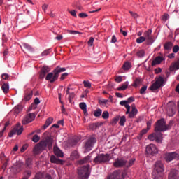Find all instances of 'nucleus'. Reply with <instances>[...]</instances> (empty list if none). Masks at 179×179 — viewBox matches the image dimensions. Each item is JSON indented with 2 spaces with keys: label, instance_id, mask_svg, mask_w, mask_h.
I'll return each instance as SVG.
<instances>
[{
  "label": "nucleus",
  "instance_id": "1",
  "mask_svg": "<svg viewBox=\"0 0 179 179\" xmlns=\"http://www.w3.org/2000/svg\"><path fill=\"white\" fill-rule=\"evenodd\" d=\"M54 143V138L51 136H48L44 140L41 141L36 144L34 148L35 153H41L43 150H45L48 148L49 150L52 149V144Z\"/></svg>",
  "mask_w": 179,
  "mask_h": 179
},
{
  "label": "nucleus",
  "instance_id": "2",
  "mask_svg": "<svg viewBox=\"0 0 179 179\" xmlns=\"http://www.w3.org/2000/svg\"><path fill=\"white\" fill-rule=\"evenodd\" d=\"M66 69L65 67L61 68L59 66H57L52 72H50L46 75L45 80H49L50 83H54V82L58 80L59 73L62 72H65Z\"/></svg>",
  "mask_w": 179,
  "mask_h": 179
},
{
  "label": "nucleus",
  "instance_id": "3",
  "mask_svg": "<svg viewBox=\"0 0 179 179\" xmlns=\"http://www.w3.org/2000/svg\"><path fill=\"white\" fill-rule=\"evenodd\" d=\"M172 122H170L169 124H166V120L164 118L159 119L157 120L155 125V132H165L169 131L171 128Z\"/></svg>",
  "mask_w": 179,
  "mask_h": 179
},
{
  "label": "nucleus",
  "instance_id": "4",
  "mask_svg": "<svg viewBox=\"0 0 179 179\" xmlns=\"http://www.w3.org/2000/svg\"><path fill=\"white\" fill-rule=\"evenodd\" d=\"M134 162L135 159H130L129 162H128L122 158H117L113 162V166L117 169H120L121 167H131V166L134 164Z\"/></svg>",
  "mask_w": 179,
  "mask_h": 179
},
{
  "label": "nucleus",
  "instance_id": "5",
  "mask_svg": "<svg viewBox=\"0 0 179 179\" xmlns=\"http://www.w3.org/2000/svg\"><path fill=\"white\" fill-rule=\"evenodd\" d=\"M95 164H101L110 162V154H99L93 160Z\"/></svg>",
  "mask_w": 179,
  "mask_h": 179
},
{
  "label": "nucleus",
  "instance_id": "6",
  "mask_svg": "<svg viewBox=\"0 0 179 179\" xmlns=\"http://www.w3.org/2000/svg\"><path fill=\"white\" fill-rule=\"evenodd\" d=\"M89 169H90V165L83 166L78 169V174L81 179H87L89 178Z\"/></svg>",
  "mask_w": 179,
  "mask_h": 179
},
{
  "label": "nucleus",
  "instance_id": "7",
  "mask_svg": "<svg viewBox=\"0 0 179 179\" xmlns=\"http://www.w3.org/2000/svg\"><path fill=\"white\" fill-rule=\"evenodd\" d=\"M96 142H97V138H96V137L93 136L89 137V138L84 143L85 152H90L92 148L94 146Z\"/></svg>",
  "mask_w": 179,
  "mask_h": 179
},
{
  "label": "nucleus",
  "instance_id": "8",
  "mask_svg": "<svg viewBox=\"0 0 179 179\" xmlns=\"http://www.w3.org/2000/svg\"><path fill=\"white\" fill-rule=\"evenodd\" d=\"M162 86H164V78L162 76H159L156 78V81L155 82V83H153L150 87V90H152V92H154V90H157V89H160Z\"/></svg>",
  "mask_w": 179,
  "mask_h": 179
},
{
  "label": "nucleus",
  "instance_id": "9",
  "mask_svg": "<svg viewBox=\"0 0 179 179\" xmlns=\"http://www.w3.org/2000/svg\"><path fill=\"white\" fill-rule=\"evenodd\" d=\"M125 178L124 173H121L120 170H116L107 177V179H124Z\"/></svg>",
  "mask_w": 179,
  "mask_h": 179
},
{
  "label": "nucleus",
  "instance_id": "10",
  "mask_svg": "<svg viewBox=\"0 0 179 179\" xmlns=\"http://www.w3.org/2000/svg\"><path fill=\"white\" fill-rule=\"evenodd\" d=\"M144 38H145L147 44H153L155 43V38L152 35V29H148L144 32Z\"/></svg>",
  "mask_w": 179,
  "mask_h": 179
},
{
  "label": "nucleus",
  "instance_id": "11",
  "mask_svg": "<svg viewBox=\"0 0 179 179\" xmlns=\"http://www.w3.org/2000/svg\"><path fill=\"white\" fill-rule=\"evenodd\" d=\"M23 132V126H20V124H17V126L10 132L8 134V136L10 138H12L13 135L17 134V135H22V133Z\"/></svg>",
  "mask_w": 179,
  "mask_h": 179
},
{
  "label": "nucleus",
  "instance_id": "12",
  "mask_svg": "<svg viewBox=\"0 0 179 179\" xmlns=\"http://www.w3.org/2000/svg\"><path fill=\"white\" fill-rule=\"evenodd\" d=\"M35 118H36V114L29 113V114L27 115L22 120V124L27 125V124H30V122L34 121Z\"/></svg>",
  "mask_w": 179,
  "mask_h": 179
},
{
  "label": "nucleus",
  "instance_id": "13",
  "mask_svg": "<svg viewBox=\"0 0 179 179\" xmlns=\"http://www.w3.org/2000/svg\"><path fill=\"white\" fill-rule=\"evenodd\" d=\"M145 152L147 155H151L152 156H153L156 155V153H157V148L154 144H150L147 145Z\"/></svg>",
  "mask_w": 179,
  "mask_h": 179
},
{
  "label": "nucleus",
  "instance_id": "14",
  "mask_svg": "<svg viewBox=\"0 0 179 179\" xmlns=\"http://www.w3.org/2000/svg\"><path fill=\"white\" fill-rule=\"evenodd\" d=\"M154 170L157 171L158 174L164 171V165L162 161H157L155 164Z\"/></svg>",
  "mask_w": 179,
  "mask_h": 179
},
{
  "label": "nucleus",
  "instance_id": "15",
  "mask_svg": "<svg viewBox=\"0 0 179 179\" xmlns=\"http://www.w3.org/2000/svg\"><path fill=\"white\" fill-rule=\"evenodd\" d=\"M165 159L167 162H172V160H178L179 155L177 152H169L166 155Z\"/></svg>",
  "mask_w": 179,
  "mask_h": 179
},
{
  "label": "nucleus",
  "instance_id": "16",
  "mask_svg": "<svg viewBox=\"0 0 179 179\" xmlns=\"http://www.w3.org/2000/svg\"><path fill=\"white\" fill-rule=\"evenodd\" d=\"M50 71V67L47 66H43L39 74L40 79H44V78H45V75H47Z\"/></svg>",
  "mask_w": 179,
  "mask_h": 179
},
{
  "label": "nucleus",
  "instance_id": "17",
  "mask_svg": "<svg viewBox=\"0 0 179 179\" xmlns=\"http://www.w3.org/2000/svg\"><path fill=\"white\" fill-rule=\"evenodd\" d=\"M168 179H179L178 170L171 169L168 176Z\"/></svg>",
  "mask_w": 179,
  "mask_h": 179
},
{
  "label": "nucleus",
  "instance_id": "18",
  "mask_svg": "<svg viewBox=\"0 0 179 179\" xmlns=\"http://www.w3.org/2000/svg\"><path fill=\"white\" fill-rule=\"evenodd\" d=\"M138 114V109H136V107H135V105L131 106V110H129L128 115H129V118H134L135 115Z\"/></svg>",
  "mask_w": 179,
  "mask_h": 179
},
{
  "label": "nucleus",
  "instance_id": "19",
  "mask_svg": "<svg viewBox=\"0 0 179 179\" xmlns=\"http://www.w3.org/2000/svg\"><path fill=\"white\" fill-rule=\"evenodd\" d=\"M54 153L57 157H64V152L57 146H54Z\"/></svg>",
  "mask_w": 179,
  "mask_h": 179
},
{
  "label": "nucleus",
  "instance_id": "20",
  "mask_svg": "<svg viewBox=\"0 0 179 179\" xmlns=\"http://www.w3.org/2000/svg\"><path fill=\"white\" fill-rule=\"evenodd\" d=\"M51 163H55L56 164H63L64 162L59 159H58L55 155H52L50 157Z\"/></svg>",
  "mask_w": 179,
  "mask_h": 179
},
{
  "label": "nucleus",
  "instance_id": "21",
  "mask_svg": "<svg viewBox=\"0 0 179 179\" xmlns=\"http://www.w3.org/2000/svg\"><path fill=\"white\" fill-rule=\"evenodd\" d=\"M164 59L162 56L157 57L152 62V66H155V65H157L162 62Z\"/></svg>",
  "mask_w": 179,
  "mask_h": 179
},
{
  "label": "nucleus",
  "instance_id": "22",
  "mask_svg": "<svg viewBox=\"0 0 179 179\" xmlns=\"http://www.w3.org/2000/svg\"><path fill=\"white\" fill-rule=\"evenodd\" d=\"M120 106H125V108L127 109L126 114H129L131 106L129 105H128V101H122L120 102Z\"/></svg>",
  "mask_w": 179,
  "mask_h": 179
},
{
  "label": "nucleus",
  "instance_id": "23",
  "mask_svg": "<svg viewBox=\"0 0 179 179\" xmlns=\"http://www.w3.org/2000/svg\"><path fill=\"white\" fill-rule=\"evenodd\" d=\"M155 135V141L157 143H162V141L163 140V134L157 131Z\"/></svg>",
  "mask_w": 179,
  "mask_h": 179
},
{
  "label": "nucleus",
  "instance_id": "24",
  "mask_svg": "<svg viewBox=\"0 0 179 179\" xmlns=\"http://www.w3.org/2000/svg\"><path fill=\"white\" fill-rule=\"evenodd\" d=\"M176 69H179V59L175 63H172L170 66V71L173 72V71H176Z\"/></svg>",
  "mask_w": 179,
  "mask_h": 179
},
{
  "label": "nucleus",
  "instance_id": "25",
  "mask_svg": "<svg viewBox=\"0 0 179 179\" xmlns=\"http://www.w3.org/2000/svg\"><path fill=\"white\" fill-rule=\"evenodd\" d=\"M90 159H92V156L87 155L83 159L78 161L79 164H85V163H89L90 162Z\"/></svg>",
  "mask_w": 179,
  "mask_h": 179
},
{
  "label": "nucleus",
  "instance_id": "26",
  "mask_svg": "<svg viewBox=\"0 0 179 179\" xmlns=\"http://www.w3.org/2000/svg\"><path fill=\"white\" fill-rule=\"evenodd\" d=\"M52 121H54V119L52 117L48 118L45 124L43 126V129H46V128H48V127H50V125L52 124Z\"/></svg>",
  "mask_w": 179,
  "mask_h": 179
},
{
  "label": "nucleus",
  "instance_id": "27",
  "mask_svg": "<svg viewBox=\"0 0 179 179\" xmlns=\"http://www.w3.org/2000/svg\"><path fill=\"white\" fill-rule=\"evenodd\" d=\"M31 97H33V92H28L25 93L24 99H22V101H29Z\"/></svg>",
  "mask_w": 179,
  "mask_h": 179
},
{
  "label": "nucleus",
  "instance_id": "28",
  "mask_svg": "<svg viewBox=\"0 0 179 179\" xmlns=\"http://www.w3.org/2000/svg\"><path fill=\"white\" fill-rule=\"evenodd\" d=\"M79 106H80V108L83 110L84 115H87V108L86 103L85 102H82L80 103Z\"/></svg>",
  "mask_w": 179,
  "mask_h": 179
},
{
  "label": "nucleus",
  "instance_id": "29",
  "mask_svg": "<svg viewBox=\"0 0 179 179\" xmlns=\"http://www.w3.org/2000/svg\"><path fill=\"white\" fill-rule=\"evenodd\" d=\"M22 47L27 51H30L31 52H34V48H33V47H31V45H29L27 43H23L22 44Z\"/></svg>",
  "mask_w": 179,
  "mask_h": 179
},
{
  "label": "nucleus",
  "instance_id": "30",
  "mask_svg": "<svg viewBox=\"0 0 179 179\" xmlns=\"http://www.w3.org/2000/svg\"><path fill=\"white\" fill-rule=\"evenodd\" d=\"M22 110H23V106L17 105L14 108L13 111H14L15 114H16V115H17V114H19V113H20V111H22Z\"/></svg>",
  "mask_w": 179,
  "mask_h": 179
},
{
  "label": "nucleus",
  "instance_id": "31",
  "mask_svg": "<svg viewBox=\"0 0 179 179\" xmlns=\"http://www.w3.org/2000/svg\"><path fill=\"white\" fill-rule=\"evenodd\" d=\"M1 89L3 92V93H5V94L9 93V85L8 83H3L1 85Z\"/></svg>",
  "mask_w": 179,
  "mask_h": 179
},
{
  "label": "nucleus",
  "instance_id": "32",
  "mask_svg": "<svg viewBox=\"0 0 179 179\" xmlns=\"http://www.w3.org/2000/svg\"><path fill=\"white\" fill-rule=\"evenodd\" d=\"M172 48H173V43H171V42H166L164 45V50H166L167 51L171 50Z\"/></svg>",
  "mask_w": 179,
  "mask_h": 179
},
{
  "label": "nucleus",
  "instance_id": "33",
  "mask_svg": "<svg viewBox=\"0 0 179 179\" xmlns=\"http://www.w3.org/2000/svg\"><path fill=\"white\" fill-rule=\"evenodd\" d=\"M71 157L72 160H75V159H79V153L78 152V151H73L71 154Z\"/></svg>",
  "mask_w": 179,
  "mask_h": 179
},
{
  "label": "nucleus",
  "instance_id": "34",
  "mask_svg": "<svg viewBox=\"0 0 179 179\" xmlns=\"http://www.w3.org/2000/svg\"><path fill=\"white\" fill-rule=\"evenodd\" d=\"M141 83H142V80H141L140 78H136L134 83L132 84V86H134V87H138V86H139V85H141Z\"/></svg>",
  "mask_w": 179,
  "mask_h": 179
},
{
  "label": "nucleus",
  "instance_id": "35",
  "mask_svg": "<svg viewBox=\"0 0 179 179\" xmlns=\"http://www.w3.org/2000/svg\"><path fill=\"white\" fill-rule=\"evenodd\" d=\"M26 166L28 167V169H31V166H33V161L31 159L28 158L25 161Z\"/></svg>",
  "mask_w": 179,
  "mask_h": 179
},
{
  "label": "nucleus",
  "instance_id": "36",
  "mask_svg": "<svg viewBox=\"0 0 179 179\" xmlns=\"http://www.w3.org/2000/svg\"><path fill=\"white\" fill-rule=\"evenodd\" d=\"M0 158L1 162H7V163H9V158H8L6 155L5 153L1 152L0 154Z\"/></svg>",
  "mask_w": 179,
  "mask_h": 179
},
{
  "label": "nucleus",
  "instance_id": "37",
  "mask_svg": "<svg viewBox=\"0 0 179 179\" xmlns=\"http://www.w3.org/2000/svg\"><path fill=\"white\" fill-rule=\"evenodd\" d=\"M136 56L138 57V58H143V57H145V50H138L136 52Z\"/></svg>",
  "mask_w": 179,
  "mask_h": 179
},
{
  "label": "nucleus",
  "instance_id": "38",
  "mask_svg": "<svg viewBox=\"0 0 179 179\" xmlns=\"http://www.w3.org/2000/svg\"><path fill=\"white\" fill-rule=\"evenodd\" d=\"M125 122H127V119L125 118V116H122L119 122L120 125L121 127H124V125H125Z\"/></svg>",
  "mask_w": 179,
  "mask_h": 179
},
{
  "label": "nucleus",
  "instance_id": "39",
  "mask_svg": "<svg viewBox=\"0 0 179 179\" xmlns=\"http://www.w3.org/2000/svg\"><path fill=\"white\" fill-rule=\"evenodd\" d=\"M122 68L124 69V71H128L131 68V63L126 62L123 64Z\"/></svg>",
  "mask_w": 179,
  "mask_h": 179
},
{
  "label": "nucleus",
  "instance_id": "40",
  "mask_svg": "<svg viewBox=\"0 0 179 179\" xmlns=\"http://www.w3.org/2000/svg\"><path fill=\"white\" fill-rule=\"evenodd\" d=\"M102 113H103V111L101 110V109L99 108L94 112V117H100Z\"/></svg>",
  "mask_w": 179,
  "mask_h": 179
},
{
  "label": "nucleus",
  "instance_id": "41",
  "mask_svg": "<svg viewBox=\"0 0 179 179\" xmlns=\"http://www.w3.org/2000/svg\"><path fill=\"white\" fill-rule=\"evenodd\" d=\"M143 41H146V38H145V36H140L136 39V43L138 44H141V43H143Z\"/></svg>",
  "mask_w": 179,
  "mask_h": 179
},
{
  "label": "nucleus",
  "instance_id": "42",
  "mask_svg": "<svg viewBox=\"0 0 179 179\" xmlns=\"http://www.w3.org/2000/svg\"><path fill=\"white\" fill-rule=\"evenodd\" d=\"M31 176V171L27 170L24 172V177L29 178Z\"/></svg>",
  "mask_w": 179,
  "mask_h": 179
},
{
  "label": "nucleus",
  "instance_id": "43",
  "mask_svg": "<svg viewBox=\"0 0 179 179\" xmlns=\"http://www.w3.org/2000/svg\"><path fill=\"white\" fill-rule=\"evenodd\" d=\"M74 97H75V93L71 92V93L69 94L68 100H69V103H72V100H73Z\"/></svg>",
  "mask_w": 179,
  "mask_h": 179
},
{
  "label": "nucleus",
  "instance_id": "44",
  "mask_svg": "<svg viewBox=\"0 0 179 179\" xmlns=\"http://www.w3.org/2000/svg\"><path fill=\"white\" fill-rule=\"evenodd\" d=\"M110 117V113H108V111H104L102 113V118H103V120H108V118Z\"/></svg>",
  "mask_w": 179,
  "mask_h": 179
},
{
  "label": "nucleus",
  "instance_id": "45",
  "mask_svg": "<svg viewBox=\"0 0 179 179\" xmlns=\"http://www.w3.org/2000/svg\"><path fill=\"white\" fill-rule=\"evenodd\" d=\"M120 121V116L114 117L111 122L112 125H115Z\"/></svg>",
  "mask_w": 179,
  "mask_h": 179
},
{
  "label": "nucleus",
  "instance_id": "46",
  "mask_svg": "<svg viewBox=\"0 0 179 179\" xmlns=\"http://www.w3.org/2000/svg\"><path fill=\"white\" fill-rule=\"evenodd\" d=\"M127 88H128V83H125L123 85H122L121 87H119L117 88V90H125Z\"/></svg>",
  "mask_w": 179,
  "mask_h": 179
},
{
  "label": "nucleus",
  "instance_id": "47",
  "mask_svg": "<svg viewBox=\"0 0 179 179\" xmlns=\"http://www.w3.org/2000/svg\"><path fill=\"white\" fill-rule=\"evenodd\" d=\"M40 141V137L38 135L35 134L32 138V142H34L35 143H37Z\"/></svg>",
  "mask_w": 179,
  "mask_h": 179
},
{
  "label": "nucleus",
  "instance_id": "48",
  "mask_svg": "<svg viewBox=\"0 0 179 179\" xmlns=\"http://www.w3.org/2000/svg\"><path fill=\"white\" fill-rule=\"evenodd\" d=\"M94 43V38L90 37L87 42L89 47H93V43Z\"/></svg>",
  "mask_w": 179,
  "mask_h": 179
},
{
  "label": "nucleus",
  "instance_id": "49",
  "mask_svg": "<svg viewBox=\"0 0 179 179\" xmlns=\"http://www.w3.org/2000/svg\"><path fill=\"white\" fill-rule=\"evenodd\" d=\"M148 139L150 141H156V133H153L148 136Z\"/></svg>",
  "mask_w": 179,
  "mask_h": 179
},
{
  "label": "nucleus",
  "instance_id": "50",
  "mask_svg": "<svg viewBox=\"0 0 179 179\" xmlns=\"http://www.w3.org/2000/svg\"><path fill=\"white\" fill-rule=\"evenodd\" d=\"M67 33H69V34H73V35L82 34L81 32L78 31H73V30H67Z\"/></svg>",
  "mask_w": 179,
  "mask_h": 179
},
{
  "label": "nucleus",
  "instance_id": "51",
  "mask_svg": "<svg viewBox=\"0 0 179 179\" xmlns=\"http://www.w3.org/2000/svg\"><path fill=\"white\" fill-rule=\"evenodd\" d=\"M83 85H84L85 87H88L89 89H90L92 87V84L90 83V81L84 80Z\"/></svg>",
  "mask_w": 179,
  "mask_h": 179
},
{
  "label": "nucleus",
  "instance_id": "52",
  "mask_svg": "<svg viewBox=\"0 0 179 179\" xmlns=\"http://www.w3.org/2000/svg\"><path fill=\"white\" fill-rule=\"evenodd\" d=\"M148 90V86L144 85L140 90V94H145V92Z\"/></svg>",
  "mask_w": 179,
  "mask_h": 179
},
{
  "label": "nucleus",
  "instance_id": "53",
  "mask_svg": "<svg viewBox=\"0 0 179 179\" xmlns=\"http://www.w3.org/2000/svg\"><path fill=\"white\" fill-rule=\"evenodd\" d=\"M152 122H153V120H152V119L147 122V128H146V129H148L149 131V129H150V128H152Z\"/></svg>",
  "mask_w": 179,
  "mask_h": 179
},
{
  "label": "nucleus",
  "instance_id": "54",
  "mask_svg": "<svg viewBox=\"0 0 179 179\" xmlns=\"http://www.w3.org/2000/svg\"><path fill=\"white\" fill-rule=\"evenodd\" d=\"M148 129H143L141 132H140V136L142 138L145 134H148Z\"/></svg>",
  "mask_w": 179,
  "mask_h": 179
},
{
  "label": "nucleus",
  "instance_id": "55",
  "mask_svg": "<svg viewBox=\"0 0 179 179\" xmlns=\"http://www.w3.org/2000/svg\"><path fill=\"white\" fill-rule=\"evenodd\" d=\"M1 78L2 79H3L4 80H8V79H9V76L8 73H4L1 75Z\"/></svg>",
  "mask_w": 179,
  "mask_h": 179
},
{
  "label": "nucleus",
  "instance_id": "56",
  "mask_svg": "<svg viewBox=\"0 0 179 179\" xmlns=\"http://www.w3.org/2000/svg\"><path fill=\"white\" fill-rule=\"evenodd\" d=\"M48 54H50V49H47L45 50V51H43L42 53H41V57H44L45 55H48Z\"/></svg>",
  "mask_w": 179,
  "mask_h": 179
},
{
  "label": "nucleus",
  "instance_id": "57",
  "mask_svg": "<svg viewBox=\"0 0 179 179\" xmlns=\"http://www.w3.org/2000/svg\"><path fill=\"white\" fill-rule=\"evenodd\" d=\"M115 82L117 83H120V82H122V76H117L115 79Z\"/></svg>",
  "mask_w": 179,
  "mask_h": 179
},
{
  "label": "nucleus",
  "instance_id": "58",
  "mask_svg": "<svg viewBox=\"0 0 179 179\" xmlns=\"http://www.w3.org/2000/svg\"><path fill=\"white\" fill-rule=\"evenodd\" d=\"M66 76H68V73H62L60 77V80H64Z\"/></svg>",
  "mask_w": 179,
  "mask_h": 179
},
{
  "label": "nucleus",
  "instance_id": "59",
  "mask_svg": "<svg viewBox=\"0 0 179 179\" xmlns=\"http://www.w3.org/2000/svg\"><path fill=\"white\" fill-rule=\"evenodd\" d=\"M178 51H179V46L178 45H175V46H173V52H178Z\"/></svg>",
  "mask_w": 179,
  "mask_h": 179
},
{
  "label": "nucleus",
  "instance_id": "60",
  "mask_svg": "<svg viewBox=\"0 0 179 179\" xmlns=\"http://www.w3.org/2000/svg\"><path fill=\"white\" fill-rule=\"evenodd\" d=\"M87 14L81 13L79 14V17H81V19H85V17H87Z\"/></svg>",
  "mask_w": 179,
  "mask_h": 179
},
{
  "label": "nucleus",
  "instance_id": "61",
  "mask_svg": "<svg viewBox=\"0 0 179 179\" xmlns=\"http://www.w3.org/2000/svg\"><path fill=\"white\" fill-rule=\"evenodd\" d=\"M169 17V14H164L163 16H162V20H164V22H166V20H167Z\"/></svg>",
  "mask_w": 179,
  "mask_h": 179
},
{
  "label": "nucleus",
  "instance_id": "62",
  "mask_svg": "<svg viewBox=\"0 0 179 179\" xmlns=\"http://www.w3.org/2000/svg\"><path fill=\"white\" fill-rule=\"evenodd\" d=\"M9 162H5L3 164V166H1V169H3V170H6V167H8V164Z\"/></svg>",
  "mask_w": 179,
  "mask_h": 179
},
{
  "label": "nucleus",
  "instance_id": "63",
  "mask_svg": "<svg viewBox=\"0 0 179 179\" xmlns=\"http://www.w3.org/2000/svg\"><path fill=\"white\" fill-rule=\"evenodd\" d=\"M129 13H130L131 16L134 17V19L138 18V14H136V13H135L134 12H131V11H130Z\"/></svg>",
  "mask_w": 179,
  "mask_h": 179
},
{
  "label": "nucleus",
  "instance_id": "64",
  "mask_svg": "<svg viewBox=\"0 0 179 179\" xmlns=\"http://www.w3.org/2000/svg\"><path fill=\"white\" fill-rule=\"evenodd\" d=\"M34 104H36V106L38 105V103H40V99L38 98H35L34 101Z\"/></svg>",
  "mask_w": 179,
  "mask_h": 179
}]
</instances>
